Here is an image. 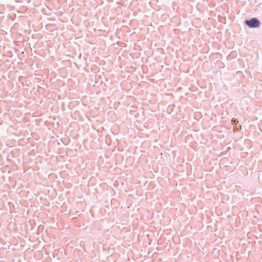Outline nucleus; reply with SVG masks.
Returning a JSON list of instances; mask_svg holds the SVG:
<instances>
[{
	"label": "nucleus",
	"instance_id": "f257e3e1",
	"mask_svg": "<svg viewBox=\"0 0 262 262\" xmlns=\"http://www.w3.org/2000/svg\"><path fill=\"white\" fill-rule=\"evenodd\" d=\"M246 24L250 28H256L259 26V21L256 18H252L249 20H246Z\"/></svg>",
	"mask_w": 262,
	"mask_h": 262
}]
</instances>
